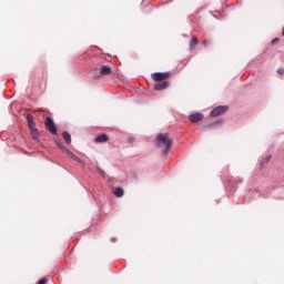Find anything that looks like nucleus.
Masks as SVG:
<instances>
[{
    "mask_svg": "<svg viewBox=\"0 0 284 284\" xmlns=\"http://www.w3.org/2000/svg\"><path fill=\"white\" fill-rule=\"evenodd\" d=\"M271 159H272V155H266L265 158H262V159L260 160V166H261V169L264 168L265 163H270V160H271Z\"/></svg>",
    "mask_w": 284,
    "mask_h": 284,
    "instance_id": "obj_11",
    "label": "nucleus"
},
{
    "mask_svg": "<svg viewBox=\"0 0 284 284\" xmlns=\"http://www.w3.org/2000/svg\"><path fill=\"white\" fill-rule=\"evenodd\" d=\"M239 183H243V180H239Z\"/></svg>",
    "mask_w": 284,
    "mask_h": 284,
    "instance_id": "obj_22",
    "label": "nucleus"
},
{
    "mask_svg": "<svg viewBox=\"0 0 284 284\" xmlns=\"http://www.w3.org/2000/svg\"><path fill=\"white\" fill-rule=\"evenodd\" d=\"M31 135L34 139V141H39V130L31 129Z\"/></svg>",
    "mask_w": 284,
    "mask_h": 284,
    "instance_id": "obj_15",
    "label": "nucleus"
},
{
    "mask_svg": "<svg viewBox=\"0 0 284 284\" xmlns=\"http://www.w3.org/2000/svg\"><path fill=\"white\" fill-rule=\"evenodd\" d=\"M47 283H48V280L41 278V280L38 281L37 284H47Z\"/></svg>",
    "mask_w": 284,
    "mask_h": 284,
    "instance_id": "obj_17",
    "label": "nucleus"
},
{
    "mask_svg": "<svg viewBox=\"0 0 284 284\" xmlns=\"http://www.w3.org/2000/svg\"><path fill=\"white\" fill-rule=\"evenodd\" d=\"M199 44V39L196 37H193L191 42H190V50H194V47Z\"/></svg>",
    "mask_w": 284,
    "mask_h": 284,
    "instance_id": "obj_14",
    "label": "nucleus"
},
{
    "mask_svg": "<svg viewBox=\"0 0 284 284\" xmlns=\"http://www.w3.org/2000/svg\"><path fill=\"white\" fill-rule=\"evenodd\" d=\"M169 78H170V73L168 72H156V73H153L152 75V79L155 80L156 83L163 82Z\"/></svg>",
    "mask_w": 284,
    "mask_h": 284,
    "instance_id": "obj_3",
    "label": "nucleus"
},
{
    "mask_svg": "<svg viewBox=\"0 0 284 284\" xmlns=\"http://www.w3.org/2000/svg\"><path fill=\"white\" fill-rule=\"evenodd\" d=\"M169 85H170V82L165 81V80L162 81V82H156L154 84V90H159V91L166 90V88H169Z\"/></svg>",
    "mask_w": 284,
    "mask_h": 284,
    "instance_id": "obj_7",
    "label": "nucleus"
},
{
    "mask_svg": "<svg viewBox=\"0 0 284 284\" xmlns=\"http://www.w3.org/2000/svg\"><path fill=\"white\" fill-rule=\"evenodd\" d=\"M62 136H63L65 143H68V144L72 143V135H70L68 133V131L62 132Z\"/></svg>",
    "mask_w": 284,
    "mask_h": 284,
    "instance_id": "obj_13",
    "label": "nucleus"
},
{
    "mask_svg": "<svg viewBox=\"0 0 284 284\" xmlns=\"http://www.w3.org/2000/svg\"><path fill=\"white\" fill-rule=\"evenodd\" d=\"M189 120L191 121V123H199L203 121V113H200V112L192 113L189 115Z\"/></svg>",
    "mask_w": 284,
    "mask_h": 284,
    "instance_id": "obj_6",
    "label": "nucleus"
},
{
    "mask_svg": "<svg viewBox=\"0 0 284 284\" xmlns=\"http://www.w3.org/2000/svg\"><path fill=\"white\" fill-rule=\"evenodd\" d=\"M44 123L49 132H51V134L57 136V125H54V120H52V118L50 116H47Z\"/></svg>",
    "mask_w": 284,
    "mask_h": 284,
    "instance_id": "obj_2",
    "label": "nucleus"
},
{
    "mask_svg": "<svg viewBox=\"0 0 284 284\" xmlns=\"http://www.w3.org/2000/svg\"><path fill=\"white\" fill-rule=\"evenodd\" d=\"M278 41H280L278 38H274V39L272 40V44H273V45H276V43H278Z\"/></svg>",
    "mask_w": 284,
    "mask_h": 284,
    "instance_id": "obj_18",
    "label": "nucleus"
},
{
    "mask_svg": "<svg viewBox=\"0 0 284 284\" xmlns=\"http://www.w3.org/2000/svg\"><path fill=\"white\" fill-rule=\"evenodd\" d=\"M202 45H204L205 48H207V40H203V41H202Z\"/></svg>",
    "mask_w": 284,
    "mask_h": 284,
    "instance_id": "obj_20",
    "label": "nucleus"
},
{
    "mask_svg": "<svg viewBox=\"0 0 284 284\" xmlns=\"http://www.w3.org/2000/svg\"><path fill=\"white\" fill-rule=\"evenodd\" d=\"M113 194L114 196H116L118 199H121V196H123V194H125V192L123 191V189L121 187H115L113 190Z\"/></svg>",
    "mask_w": 284,
    "mask_h": 284,
    "instance_id": "obj_10",
    "label": "nucleus"
},
{
    "mask_svg": "<svg viewBox=\"0 0 284 284\" xmlns=\"http://www.w3.org/2000/svg\"><path fill=\"white\" fill-rule=\"evenodd\" d=\"M112 73V68H110V65H102L101 69H100V74L102 77H105L108 74H111Z\"/></svg>",
    "mask_w": 284,
    "mask_h": 284,
    "instance_id": "obj_8",
    "label": "nucleus"
},
{
    "mask_svg": "<svg viewBox=\"0 0 284 284\" xmlns=\"http://www.w3.org/2000/svg\"><path fill=\"white\" fill-rule=\"evenodd\" d=\"M283 73H284L283 68L277 69V74H283Z\"/></svg>",
    "mask_w": 284,
    "mask_h": 284,
    "instance_id": "obj_19",
    "label": "nucleus"
},
{
    "mask_svg": "<svg viewBox=\"0 0 284 284\" xmlns=\"http://www.w3.org/2000/svg\"><path fill=\"white\" fill-rule=\"evenodd\" d=\"M115 242H116V239L112 237L111 243H115Z\"/></svg>",
    "mask_w": 284,
    "mask_h": 284,
    "instance_id": "obj_21",
    "label": "nucleus"
},
{
    "mask_svg": "<svg viewBox=\"0 0 284 284\" xmlns=\"http://www.w3.org/2000/svg\"><path fill=\"white\" fill-rule=\"evenodd\" d=\"M163 154H170V148H172V140H170L168 133H159L156 136V148H163Z\"/></svg>",
    "mask_w": 284,
    "mask_h": 284,
    "instance_id": "obj_1",
    "label": "nucleus"
},
{
    "mask_svg": "<svg viewBox=\"0 0 284 284\" xmlns=\"http://www.w3.org/2000/svg\"><path fill=\"white\" fill-rule=\"evenodd\" d=\"M95 143H108V134L102 133L94 139Z\"/></svg>",
    "mask_w": 284,
    "mask_h": 284,
    "instance_id": "obj_9",
    "label": "nucleus"
},
{
    "mask_svg": "<svg viewBox=\"0 0 284 284\" xmlns=\"http://www.w3.org/2000/svg\"><path fill=\"white\" fill-rule=\"evenodd\" d=\"M227 112V106L220 105L211 111V116H221V114H225Z\"/></svg>",
    "mask_w": 284,
    "mask_h": 284,
    "instance_id": "obj_5",
    "label": "nucleus"
},
{
    "mask_svg": "<svg viewBox=\"0 0 284 284\" xmlns=\"http://www.w3.org/2000/svg\"><path fill=\"white\" fill-rule=\"evenodd\" d=\"M221 123H223V121H221V120H217V121H215V122H213V123H210V124H207V128H216V125H221Z\"/></svg>",
    "mask_w": 284,
    "mask_h": 284,
    "instance_id": "obj_16",
    "label": "nucleus"
},
{
    "mask_svg": "<svg viewBox=\"0 0 284 284\" xmlns=\"http://www.w3.org/2000/svg\"><path fill=\"white\" fill-rule=\"evenodd\" d=\"M57 145L60 150H65L67 156H70L71 159H73V161H77V163H81V159H79L77 155H74V153H72V151L65 149V146H63V144L61 142H57Z\"/></svg>",
    "mask_w": 284,
    "mask_h": 284,
    "instance_id": "obj_4",
    "label": "nucleus"
},
{
    "mask_svg": "<svg viewBox=\"0 0 284 284\" xmlns=\"http://www.w3.org/2000/svg\"><path fill=\"white\" fill-rule=\"evenodd\" d=\"M27 120H28V125H29L30 130H36L37 126H34V119L31 115H28Z\"/></svg>",
    "mask_w": 284,
    "mask_h": 284,
    "instance_id": "obj_12",
    "label": "nucleus"
}]
</instances>
